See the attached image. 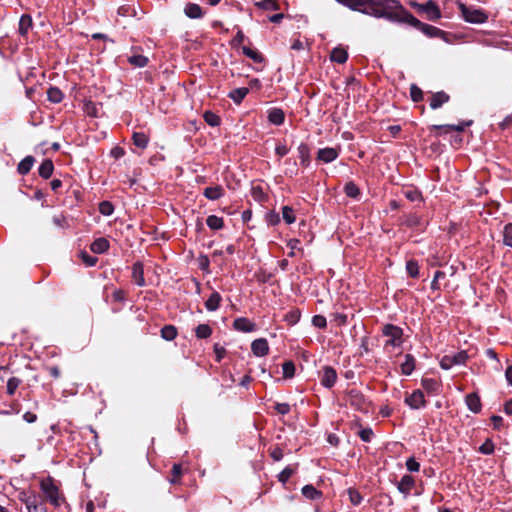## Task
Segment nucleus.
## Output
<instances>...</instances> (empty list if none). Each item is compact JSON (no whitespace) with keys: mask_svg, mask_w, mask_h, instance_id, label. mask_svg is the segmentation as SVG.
<instances>
[{"mask_svg":"<svg viewBox=\"0 0 512 512\" xmlns=\"http://www.w3.org/2000/svg\"><path fill=\"white\" fill-rule=\"evenodd\" d=\"M350 9L391 23L408 24L429 38H443L445 31L418 20L398 0H354Z\"/></svg>","mask_w":512,"mask_h":512,"instance_id":"nucleus-1","label":"nucleus"},{"mask_svg":"<svg viewBox=\"0 0 512 512\" xmlns=\"http://www.w3.org/2000/svg\"><path fill=\"white\" fill-rule=\"evenodd\" d=\"M40 489L46 500L53 506L59 507L61 505L62 498L60 497V490L53 477L47 476L43 478L40 481Z\"/></svg>","mask_w":512,"mask_h":512,"instance_id":"nucleus-2","label":"nucleus"},{"mask_svg":"<svg viewBox=\"0 0 512 512\" xmlns=\"http://www.w3.org/2000/svg\"><path fill=\"white\" fill-rule=\"evenodd\" d=\"M382 335L388 338L384 345L385 348L388 346L400 347L404 342L403 329L391 323H387L382 327Z\"/></svg>","mask_w":512,"mask_h":512,"instance_id":"nucleus-3","label":"nucleus"},{"mask_svg":"<svg viewBox=\"0 0 512 512\" xmlns=\"http://www.w3.org/2000/svg\"><path fill=\"white\" fill-rule=\"evenodd\" d=\"M459 9L463 19L466 22L472 24H482L485 23L488 19V15L483 9L467 6L463 3H459Z\"/></svg>","mask_w":512,"mask_h":512,"instance_id":"nucleus-4","label":"nucleus"},{"mask_svg":"<svg viewBox=\"0 0 512 512\" xmlns=\"http://www.w3.org/2000/svg\"><path fill=\"white\" fill-rule=\"evenodd\" d=\"M347 401L351 407L355 410L367 413L369 407V401L358 389H350L346 392Z\"/></svg>","mask_w":512,"mask_h":512,"instance_id":"nucleus-5","label":"nucleus"},{"mask_svg":"<svg viewBox=\"0 0 512 512\" xmlns=\"http://www.w3.org/2000/svg\"><path fill=\"white\" fill-rule=\"evenodd\" d=\"M412 7L416 8L419 13L426 14V18L429 21L435 22L441 18V11L437 3L433 0L420 4L417 2L411 3Z\"/></svg>","mask_w":512,"mask_h":512,"instance_id":"nucleus-6","label":"nucleus"},{"mask_svg":"<svg viewBox=\"0 0 512 512\" xmlns=\"http://www.w3.org/2000/svg\"><path fill=\"white\" fill-rule=\"evenodd\" d=\"M468 360V354L465 350H461L454 355H445L440 360V367L449 370L455 365H464Z\"/></svg>","mask_w":512,"mask_h":512,"instance_id":"nucleus-7","label":"nucleus"},{"mask_svg":"<svg viewBox=\"0 0 512 512\" xmlns=\"http://www.w3.org/2000/svg\"><path fill=\"white\" fill-rule=\"evenodd\" d=\"M337 378V372L332 366L325 365L319 371L320 383L323 387L327 389H331L332 387H334Z\"/></svg>","mask_w":512,"mask_h":512,"instance_id":"nucleus-8","label":"nucleus"},{"mask_svg":"<svg viewBox=\"0 0 512 512\" xmlns=\"http://www.w3.org/2000/svg\"><path fill=\"white\" fill-rule=\"evenodd\" d=\"M401 224L407 228L424 232L428 222L425 223L422 216L418 215L417 213H409L403 216V221Z\"/></svg>","mask_w":512,"mask_h":512,"instance_id":"nucleus-9","label":"nucleus"},{"mask_svg":"<svg viewBox=\"0 0 512 512\" xmlns=\"http://www.w3.org/2000/svg\"><path fill=\"white\" fill-rule=\"evenodd\" d=\"M404 403L414 410L424 408L427 405L424 392L420 389H416L410 395L406 396Z\"/></svg>","mask_w":512,"mask_h":512,"instance_id":"nucleus-10","label":"nucleus"},{"mask_svg":"<svg viewBox=\"0 0 512 512\" xmlns=\"http://www.w3.org/2000/svg\"><path fill=\"white\" fill-rule=\"evenodd\" d=\"M340 149L333 147L321 148L317 152L316 160L323 163H331L339 157Z\"/></svg>","mask_w":512,"mask_h":512,"instance_id":"nucleus-11","label":"nucleus"},{"mask_svg":"<svg viewBox=\"0 0 512 512\" xmlns=\"http://www.w3.org/2000/svg\"><path fill=\"white\" fill-rule=\"evenodd\" d=\"M421 386L428 395H438L442 391V384L434 378H422Z\"/></svg>","mask_w":512,"mask_h":512,"instance_id":"nucleus-12","label":"nucleus"},{"mask_svg":"<svg viewBox=\"0 0 512 512\" xmlns=\"http://www.w3.org/2000/svg\"><path fill=\"white\" fill-rule=\"evenodd\" d=\"M251 351L256 357H263L269 353V344L266 338L255 339L251 343Z\"/></svg>","mask_w":512,"mask_h":512,"instance_id":"nucleus-13","label":"nucleus"},{"mask_svg":"<svg viewBox=\"0 0 512 512\" xmlns=\"http://www.w3.org/2000/svg\"><path fill=\"white\" fill-rule=\"evenodd\" d=\"M465 404L472 413L478 414L482 410L481 399L477 392L467 394L465 396Z\"/></svg>","mask_w":512,"mask_h":512,"instance_id":"nucleus-14","label":"nucleus"},{"mask_svg":"<svg viewBox=\"0 0 512 512\" xmlns=\"http://www.w3.org/2000/svg\"><path fill=\"white\" fill-rule=\"evenodd\" d=\"M233 328L240 332L249 333L256 330V324L246 317H238L233 321Z\"/></svg>","mask_w":512,"mask_h":512,"instance_id":"nucleus-15","label":"nucleus"},{"mask_svg":"<svg viewBox=\"0 0 512 512\" xmlns=\"http://www.w3.org/2000/svg\"><path fill=\"white\" fill-rule=\"evenodd\" d=\"M132 279L139 287L146 285L144 278V265L141 261H137L132 265Z\"/></svg>","mask_w":512,"mask_h":512,"instance_id":"nucleus-16","label":"nucleus"},{"mask_svg":"<svg viewBox=\"0 0 512 512\" xmlns=\"http://www.w3.org/2000/svg\"><path fill=\"white\" fill-rule=\"evenodd\" d=\"M415 486V480L411 475L405 474L402 476L400 482L397 483L398 491L407 497L411 489Z\"/></svg>","mask_w":512,"mask_h":512,"instance_id":"nucleus-17","label":"nucleus"},{"mask_svg":"<svg viewBox=\"0 0 512 512\" xmlns=\"http://www.w3.org/2000/svg\"><path fill=\"white\" fill-rule=\"evenodd\" d=\"M449 100L450 96L446 92L439 91L436 93H432L429 105L431 109L436 110L440 108L443 104L449 102Z\"/></svg>","mask_w":512,"mask_h":512,"instance_id":"nucleus-18","label":"nucleus"},{"mask_svg":"<svg viewBox=\"0 0 512 512\" xmlns=\"http://www.w3.org/2000/svg\"><path fill=\"white\" fill-rule=\"evenodd\" d=\"M268 121L276 126H280L285 121V113L281 108H271L268 110Z\"/></svg>","mask_w":512,"mask_h":512,"instance_id":"nucleus-19","label":"nucleus"},{"mask_svg":"<svg viewBox=\"0 0 512 512\" xmlns=\"http://www.w3.org/2000/svg\"><path fill=\"white\" fill-rule=\"evenodd\" d=\"M473 125V120H465L461 121L458 124H443V125H433V128H445V133L456 131L463 132L466 127H470Z\"/></svg>","mask_w":512,"mask_h":512,"instance_id":"nucleus-20","label":"nucleus"},{"mask_svg":"<svg viewBox=\"0 0 512 512\" xmlns=\"http://www.w3.org/2000/svg\"><path fill=\"white\" fill-rule=\"evenodd\" d=\"M109 247L110 243L105 237H99L90 244V250L95 254H103Z\"/></svg>","mask_w":512,"mask_h":512,"instance_id":"nucleus-21","label":"nucleus"},{"mask_svg":"<svg viewBox=\"0 0 512 512\" xmlns=\"http://www.w3.org/2000/svg\"><path fill=\"white\" fill-rule=\"evenodd\" d=\"M348 59V52L347 50L342 46H337L332 49L330 53V60L332 62L343 64Z\"/></svg>","mask_w":512,"mask_h":512,"instance_id":"nucleus-22","label":"nucleus"},{"mask_svg":"<svg viewBox=\"0 0 512 512\" xmlns=\"http://www.w3.org/2000/svg\"><path fill=\"white\" fill-rule=\"evenodd\" d=\"M298 155L300 159V164L303 167H308L311 163V156H310V147L307 143L302 142L298 148Z\"/></svg>","mask_w":512,"mask_h":512,"instance_id":"nucleus-23","label":"nucleus"},{"mask_svg":"<svg viewBox=\"0 0 512 512\" xmlns=\"http://www.w3.org/2000/svg\"><path fill=\"white\" fill-rule=\"evenodd\" d=\"M185 15L190 19L202 18L204 13L200 5L196 3H188L184 8Z\"/></svg>","mask_w":512,"mask_h":512,"instance_id":"nucleus-24","label":"nucleus"},{"mask_svg":"<svg viewBox=\"0 0 512 512\" xmlns=\"http://www.w3.org/2000/svg\"><path fill=\"white\" fill-rule=\"evenodd\" d=\"M54 172V164L51 159H44L38 168V174L43 179H49Z\"/></svg>","mask_w":512,"mask_h":512,"instance_id":"nucleus-25","label":"nucleus"},{"mask_svg":"<svg viewBox=\"0 0 512 512\" xmlns=\"http://www.w3.org/2000/svg\"><path fill=\"white\" fill-rule=\"evenodd\" d=\"M222 297L219 292L213 291L209 298L205 301V308L212 312L219 309Z\"/></svg>","mask_w":512,"mask_h":512,"instance_id":"nucleus-26","label":"nucleus"},{"mask_svg":"<svg viewBox=\"0 0 512 512\" xmlns=\"http://www.w3.org/2000/svg\"><path fill=\"white\" fill-rule=\"evenodd\" d=\"M248 93H249V88H247V87H240V88H235V89L231 90L228 93V97L235 104L240 105L242 103V101L244 100V98L247 96Z\"/></svg>","mask_w":512,"mask_h":512,"instance_id":"nucleus-27","label":"nucleus"},{"mask_svg":"<svg viewBox=\"0 0 512 512\" xmlns=\"http://www.w3.org/2000/svg\"><path fill=\"white\" fill-rule=\"evenodd\" d=\"M34 163H35V158L33 156H31V155L26 156L19 162V164L17 166V172L20 175L28 174L31 171Z\"/></svg>","mask_w":512,"mask_h":512,"instance_id":"nucleus-28","label":"nucleus"},{"mask_svg":"<svg viewBox=\"0 0 512 512\" xmlns=\"http://www.w3.org/2000/svg\"><path fill=\"white\" fill-rule=\"evenodd\" d=\"M416 359L412 354L405 355V361L401 364V373L409 376L415 370Z\"/></svg>","mask_w":512,"mask_h":512,"instance_id":"nucleus-29","label":"nucleus"},{"mask_svg":"<svg viewBox=\"0 0 512 512\" xmlns=\"http://www.w3.org/2000/svg\"><path fill=\"white\" fill-rule=\"evenodd\" d=\"M26 508L28 512H47L46 505L39 494L32 497V502Z\"/></svg>","mask_w":512,"mask_h":512,"instance_id":"nucleus-30","label":"nucleus"},{"mask_svg":"<svg viewBox=\"0 0 512 512\" xmlns=\"http://www.w3.org/2000/svg\"><path fill=\"white\" fill-rule=\"evenodd\" d=\"M301 492L302 495L309 500H318L323 496L322 491L316 489L312 484L303 486Z\"/></svg>","mask_w":512,"mask_h":512,"instance_id":"nucleus-31","label":"nucleus"},{"mask_svg":"<svg viewBox=\"0 0 512 512\" xmlns=\"http://www.w3.org/2000/svg\"><path fill=\"white\" fill-rule=\"evenodd\" d=\"M203 195L209 200H218L224 195V189L220 185L206 187Z\"/></svg>","mask_w":512,"mask_h":512,"instance_id":"nucleus-32","label":"nucleus"},{"mask_svg":"<svg viewBox=\"0 0 512 512\" xmlns=\"http://www.w3.org/2000/svg\"><path fill=\"white\" fill-rule=\"evenodd\" d=\"M171 477L168 478V481L172 485H177L181 483V478L183 475V468L182 464L180 463H174L171 471H170Z\"/></svg>","mask_w":512,"mask_h":512,"instance_id":"nucleus-33","label":"nucleus"},{"mask_svg":"<svg viewBox=\"0 0 512 512\" xmlns=\"http://www.w3.org/2000/svg\"><path fill=\"white\" fill-rule=\"evenodd\" d=\"M33 21L29 14H23L19 20L18 32L21 36H26L29 29L32 27Z\"/></svg>","mask_w":512,"mask_h":512,"instance_id":"nucleus-34","label":"nucleus"},{"mask_svg":"<svg viewBox=\"0 0 512 512\" xmlns=\"http://www.w3.org/2000/svg\"><path fill=\"white\" fill-rule=\"evenodd\" d=\"M298 463L294 464V465H288L286 466L278 475H277V478H278V481L281 482L282 484H286L288 482V480L290 479V477L296 473L297 471V468H298Z\"/></svg>","mask_w":512,"mask_h":512,"instance_id":"nucleus-35","label":"nucleus"},{"mask_svg":"<svg viewBox=\"0 0 512 512\" xmlns=\"http://www.w3.org/2000/svg\"><path fill=\"white\" fill-rule=\"evenodd\" d=\"M178 335V330L174 325H164L160 330V336L166 341H173Z\"/></svg>","mask_w":512,"mask_h":512,"instance_id":"nucleus-36","label":"nucleus"},{"mask_svg":"<svg viewBox=\"0 0 512 512\" xmlns=\"http://www.w3.org/2000/svg\"><path fill=\"white\" fill-rule=\"evenodd\" d=\"M242 53L255 63H263L265 61L264 56L257 49H251L247 46H243Z\"/></svg>","mask_w":512,"mask_h":512,"instance_id":"nucleus-37","label":"nucleus"},{"mask_svg":"<svg viewBox=\"0 0 512 512\" xmlns=\"http://www.w3.org/2000/svg\"><path fill=\"white\" fill-rule=\"evenodd\" d=\"M343 190L346 196L349 198L359 199L361 196V191L359 187L353 181L347 182L344 185Z\"/></svg>","mask_w":512,"mask_h":512,"instance_id":"nucleus-38","label":"nucleus"},{"mask_svg":"<svg viewBox=\"0 0 512 512\" xmlns=\"http://www.w3.org/2000/svg\"><path fill=\"white\" fill-rule=\"evenodd\" d=\"M47 98L52 103H60L64 98V93L55 86H50L47 90Z\"/></svg>","mask_w":512,"mask_h":512,"instance_id":"nucleus-39","label":"nucleus"},{"mask_svg":"<svg viewBox=\"0 0 512 512\" xmlns=\"http://www.w3.org/2000/svg\"><path fill=\"white\" fill-rule=\"evenodd\" d=\"M206 224L211 230L217 231L224 227V220L222 217L210 215L206 219Z\"/></svg>","mask_w":512,"mask_h":512,"instance_id":"nucleus-40","label":"nucleus"},{"mask_svg":"<svg viewBox=\"0 0 512 512\" xmlns=\"http://www.w3.org/2000/svg\"><path fill=\"white\" fill-rule=\"evenodd\" d=\"M254 5L261 10L278 11L280 9V6H279L277 0H261V1L255 2Z\"/></svg>","mask_w":512,"mask_h":512,"instance_id":"nucleus-41","label":"nucleus"},{"mask_svg":"<svg viewBox=\"0 0 512 512\" xmlns=\"http://www.w3.org/2000/svg\"><path fill=\"white\" fill-rule=\"evenodd\" d=\"M419 271H420V267H419L417 260L410 259L406 262V272L409 277L414 278V279L418 278Z\"/></svg>","mask_w":512,"mask_h":512,"instance_id":"nucleus-42","label":"nucleus"},{"mask_svg":"<svg viewBox=\"0 0 512 512\" xmlns=\"http://www.w3.org/2000/svg\"><path fill=\"white\" fill-rule=\"evenodd\" d=\"M133 144L141 149H144L148 145V137L143 132H134L132 135Z\"/></svg>","mask_w":512,"mask_h":512,"instance_id":"nucleus-43","label":"nucleus"},{"mask_svg":"<svg viewBox=\"0 0 512 512\" xmlns=\"http://www.w3.org/2000/svg\"><path fill=\"white\" fill-rule=\"evenodd\" d=\"M212 334V328L208 324H199L195 328V335L198 339H207Z\"/></svg>","mask_w":512,"mask_h":512,"instance_id":"nucleus-44","label":"nucleus"},{"mask_svg":"<svg viewBox=\"0 0 512 512\" xmlns=\"http://www.w3.org/2000/svg\"><path fill=\"white\" fill-rule=\"evenodd\" d=\"M128 62H129V64H131L135 67L143 68V67L147 66L149 59L146 56L139 54V55H132V56L128 57Z\"/></svg>","mask_w":512,"mask_h":512,"instance_id":"nucleus-45","label":"nucleus"},{"mask_svg":"<svg viewBox=\"0 0 512 512\" xmlns=\"http://www.w3.org/2000/svg\"><path fill=\"white\" fill-rule=\"evenodd\" d=\"M300 317H301V312L298 308H293L291 309L289 312H287L284 316V320L289 324V325H295L296 323L299 322L300 320Z\"/></svg>","mask_w":512,"mask_h":512,"instance_id":"nucleus-46","label":"nucleus"},{"mask_svg":"<svg viewBox=\"0 0 512 512\" xmlns=\"http://www.w3.org/2000/svg\"><path fill=\"white\" fill-rule=\"evenodd\" d=\"M204 121L211 127H217L221 124V118L212 111H206L203 114Z\"/></svg>","mask_w":512,"mask_h":512,"instance_id":"nucleus-47","label":"nucleus"},{"mask_svg":"<svg viewBox=\"0 0 512 512\" xmlns=\"http://www.w3.org/2000/svg\"><path fill=\"white\" fill-rule=\"evenodd\" d=\"M403 195L411 202L424 201L421 191L417 188L403 190Z\"/></svg>","mask_w":512,"mask_h":512,"instance_id":"nucleus-48","label":"nucleus"},{"mask_svg":"<svg viewBox=\"0 0 512 512\" xmlns=\"http://www.w3.org/2000/svg\"><path fill=\"white\" fill-rule=\"evenodd\" d=\"M347 494H348L349 500L352 505L358 506L361 504L363 497L356 488H354V487L348 488Z\"/></svg>","mask_w":512,"mask_h":512,"instance_id":"nucleus-49","label":"nucleus"},{"mask_svg":"<svg viewBox=\"0 0 512 512\" xmlns=\"http://www.w3.org/2000/svg\"><path fill=\"white\" fill-rule=\"evenodd\" d=\"M282 218L286 224L290 225L296 221V216L294 214V210L290 206L282 207Z\"/></svg>","mask_w":512,"mask_h":512,"instance_id":"nucleus-50","label":"nucleus"},{"mask_svg":"<svg viewBox=\"0 0 512 512\" xmlns=\"http://www.w3.org/2000/svg\"><path fill=\"white\" fill-rule=\"evenodd\" d=\"M282 370L284 378L288 379L294 377L296 370L294 362L291 360L285 361L282 364Z\"/></svg>","mask_w":512,"mask_h":512,"instance_id":"nucleus-51","label":"nucleus"},{"mask_svg":"<svg viewBox=\"0 0 512 512\" xmlns=\"http://www.w3.org/2000/svg\"><path fill=\"white\" fill-rule=\"evenodd\" d=\"M33 496H38V494L32 490H22L18 494V499H19V501L24 503L25 506H27L32 502Z\"/></svg>","mask_w":512,"mask_h":512,"instance_id":"nucleus-52","label":"nucleus"},{"mask_svg":"<svg viewBox=\"0 0 512 512\" xmlns=\"http://www.w3.org/2000/svg\"><path fill=\"white\" fill-rule=\"evenodd\" d=\"M495 445L492 439L487 438L484 443L478 448V451L484 455H491L494 453Z\"/></svg>","mask_w":512,"mask_h":512,"instance_id":"nucleus-53","label":"nucleus"},{"mask_svg":"<svg viewBox=\"0 0 512 512\" xmlns=\"http://www.w3.org/2000/svg\"><path fill=\"white\" fill-rule=\"evenodd\" d=\"M251 195L253 199L257 202H264L267 199V194H265L263 188L259 185L252 187Z\"/></svg>","mask_w":512,"mask_h":512,"instance_id":"nucleus-54","label":"nucleus"},{"mask_svg":"<svg viewBox=\"0 0 512 512\" xmlns=\"http://www.w3.org/2000/svg\"><path fill=\"white\" fill-rule=\"evenodd\" d=\"M98 209L103 216H110L114 212V205L110 201L104 200L99 203Z\"/></svg>","mask_w":512,"mask_h":512,"instance_id":"nucleus-55","label":"nucleus"},{"mask_svg":"<svg viewBox=\"0 0 512 512\" xmlns=\"http://www.w3.org/2000/svg\"><path fill=\"white\" fill-rule=\"evenodd\" d=\"M265 221L269 226H276L280 223L281 218L279 213L274 210H270L265 215Z\"/></svg>","mask_w":512,"mask_h":512,"instance_id":"nucleus-56","label":"nucleus"},{"mask_svg":"<svg viewBox=\"0 0 512 512\" xmlns=\"http://www.w3.org/2000/svg\"><path fill=\"white\" fill-rule=\"evenodd\" d=\"M79 257L81 258L82 262L87 266V267H93L97 264L98 262V258L95 257V256H91L90 254H88L86 251H81L80 254H79Z\"/></svg>","mask_w":512,"mask_h":512,"instance_id":"nucleus-57","label":"nucleus"},{"mask_svg":"<svg viewBox=\"0 0 512 512\" xmlns=\"http://www.w3.org/2000/svg\"><path fill=\"white\" fill-rule=\"evenodd\" d=\"M503 243L504 245L512 248V223H508L504 226Z\"/></svg>","mask_w":512,"mask_h":512,"instance_id":"nucleus-58","label":"nucleus"},{"mask_svg":"<svg viewBox=\"0 0 512 512\" xmlns=\"http://www.w3.org/2000/svg\"><path fill=\"white\" fill-rule=\"evenodd\" d=\"M410 97L413 102H420L423 100V91L416 84H411Z\"/></svg>","mask_w":512,"mask_h":512,"instance_id":"nucleus-59","label":"nucleus"},{"mask_svg":"<svg viewBox=\"0 0 512 512\" xmlns=\"http://www.w3.org/2000/svg\"><path fill=\"white\" fill-rule=\"evenodd\" d=\"M285 164L289 166L288 169L285 171V175L288 177H294L298 175V168L296 161H293L292 159L288 158L285 160Z\"/></svg>","mask_w":512,"mask_h":512,"instance_id":"nucleus-60","label":"nucleus"},{"mask_svg":"<svg viewBox=\"0 0 512 512\" xmlns=\"http://www.w3.org/2000/svg\"><path fill=\"white\" fill-rule=\"evenodd\" d=\"M446 277V274L444 271H441V270H437L435 273H434V277H433V280L431 282V289L433 291H439L441 288H440V284H439V280L440 279H444Z\"/></svg>","mask_w":512,"mask_h":512,"instance_id":"nucleus-61","label":"nucleus"},{"mask_svg":"<svg viewBox=\"0 0 512 512\" xmlns=\"http://www.w3.org/2000/svg\"><path fill=\"white\" fill-rule=\"evenodd\" d=\"M21 383V380L17 377H11L9 378V380L7 381V393L9 395H13L16 391V389L18 388V386L20 385Z\"/></svg>","mask_w":512,"mask_h":512,"instance_id":"nucleus-62","label":"nucleus"},{"mask_svg":"<svg viewBox=\"0 0 512 512\" xmlns=\"http://www.w3.org/2000/svg\"><path fill=\"white\" fill-rule=\"evenodd\" d=\"M52 222L54 225H56L57 227H60L62 229L69 228V223H68L66 217L62 214L53 216Z\"/></svg>","mask_w":512,"mask_h":512,"instance_id":"nucleus-63","label":"nucleus"},{"mask_svg":"<svg viewBox=\"0 0 512 512\" xmlns=\"http://www.w3.org/2000/svg\"><path fill=\"white\" fill-rule=\"evenodd\" d=\"M373 435V430L370 427L363 428L358 432L360 439L367 443L371 442Z\"/></svg>","mask_w":512,"mask_h":512,"instance_id":"nucleus-64","label":"nucleus"}]
</instances>
